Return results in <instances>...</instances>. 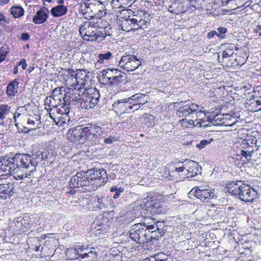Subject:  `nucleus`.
<instances>
[{
    "label": "nucleus",
    "mask_w": 261,
    "mask_h": 261,
    "mask_svg": "<svg viewBox=\"0 0 261 261\" xmlns=\"http://www.w3.org/2000/svg\"><path fill=\"white\" fill-rule=\"evenodd\" d=\"M110 192L114 193L112 197L114 199H116L118 198L120 194L124 192V188L121 187L118 188L117 186H114L111 188Z\"/></svg>",
    "instance_id": "nucleus-37"
},
{
    "label": "nucleus",
    "mask_w": 261,
    "mask_h": 261,
    "mask_svg": "<svg viewBox=\"0 0 261 261\" xmlns=\"http://www.w3.org/2000/svg\"><path fill=\"white\" fill-rule=\"evenodd\" d=\"M129 238L138 244H144L149 242V234L146 229L143 227L142 223L134 225L128 231Z\"/></svg>",
    "instance_id": "nucleus-10"
},
{
    "label": "nucleus",
    "mask_w": 261,
    "mask_h": 261,
    "mask_svg": "<svg viewBox=\"0 0 261 261\" xmlns=\"http://www.w3.org/2000/svg\"><path fill=\"white\" fill-rule=\"evenodd\" d=\"M88 251V249L84 247V245H77L74 248V253H75V257L78 256V253H83L84 251Z\"/></svg>",
    "instance_id": "nucleus-46"
},
{
    "label": "nucleus",
    "mask_w": 261,
    "mask_h": 261,
    "mask_svg": "<svg viewBox=\"0 0 261 261\" xmlns=\"http://www.w3.org/2000/svg\"><path fill=\"white\" fill-rule=\"evenodd\" d=\"M109 215L108 213H104L97 217L95 223L99 227L98 230H105L110 226L111 222Z\"/></svg>",
    "instance_id": "nucleus-20"
},
{
    "label": "nucleus",
    "mask_w": 261,
    "mask_h": 261,
    "mask_svg": "<svg viewBox=\"0 0 261 261\" xmlns=\"http://www.w3.org/2000/svg\"><path fill=\"white\" fill-rule=\"evenodd\" d=\"M97 31L96 30V29L92 30L91 31L90 33V34L88 35V36L87 38H90L91 41H97Z\"/></svg>",
    "instance_id": "nucleus-47"
},
{
    "label": "nucleus",
    "mask_w": 261,
    "mask_h": 261,
    "mask_svg": "<svg viewBox=\"0 0 261 261\" xmlns=\"http://www.w3.org/2000/svg\"><path fill=\"white\" fill-rule=\"evenodd\" d=\"M99 96V91L95 88H85L82 93L81 108L86 110L94 108L98 102Z\"/></svg>",
    "instance_id": "nucleus-7"
},
{
    "label": "nucleus",
    "mask_w": 261,
    "mask_h": 261,
    "mask_svg": "<svg viewBox=\"0 0 261 261\" xmlns=\"http://www.w3.org/2000/svg\"><path fill=\"white\" fill-rule=\"evenodd\" d=\"M67 137L68 140L73 143H83L86 140L83 127L81 126L70 129L67 133Z\"/></svg>",
    "instance_id": "nucleus-16"
},
{
    "label": "nucleus",
    "mask_w": 261,
    "mask_h": 261,
    "mask_svg": "<svg viewBox=\"0 0 261 261\" xmlns=\"http://www.w3.org/2000/svg\"><path fill=\"white\" fill-rule=\"evenodd\" d=\"M134 14L132 18H125L122 21L121 27L122 30L125 32H130L133 30H137L139 29H144L146 28L147 19H146L145 14L142 11H138Z\"/></svg>",
    "instance_id": "nucleus-5"
},
{
    "label": "nucleus",
    "mask_w": 261,
    "mask_h": 261,
    "mask_svg": "<svg viewBox=\"0 0 261 261\" xmlns=\"http://www.w3.org/2000/svg\"><path fill=\"white\" fill-rule=\"evenodd\" d=\"M62 89L61 88L57 87L54 89L53 91V93L51 96H53V97H56L58 95H60L61 94Z\"/></svg>",
    "instance_id": "nucleus-49"
},
{
    "label": "nucleus",
    "mask_w": 261,
    "mask_h": 261,
    "mask_svg": "<svg viewBox=\"0 0 261 261\" xmlns=\"http://www.w3.org/2000/svg\"><path fill=\"white\" fill-rule=\"evenodd\" d=\"M112 28L103 30H98L97 31V41H102L105 40L106 36H110L111 34Z\"/></svg>",
    "instance_id": "nucleus-34"
},
{
    "label": "nucleus",
    "mask_w": 261,
    "mask_h": 261,
    "mask_svg": "<svg viewBox=\"0 0 261 261\" xmlns=\"http://www.w3.org/2000/svg\"><path fill=\"white\" fill-rule=\"evenodd\" d=\"M213 141V139H211L209 140H201L199 143L197 144L196 147L199 149H202L204 148L206 145L211 143Z\"/></svg>",
    "instance_id": "nucleus-45"
},
{
    "label": "nucleus",
    "mask_w": 261,
    "mask_h": 261,
    "mask_svg": "<svg viewBox=\"0 0 261 261\" xmlns=\"http://www.w3.org/2000/svg\"><path fill=\"white\" fill-rule=\"evenodd\" d=\"M18 84V80L14 79L8 85L6 92L9 96H13L17 93L19 88Z\"/></svg>",
    "instance_id": "nucleus-27"
},
{
    "label": "nucleus",
    "mask_w": 261,
    "mask_h": 261,
    "mask_svg": "<svg viewBox=\"0 0 261 261\" xmlns=\"http://www.w3.org/2000/svg\"><path fill=\"white\" fill-rule=\"evenodd\" d=\"M103 197L99 195H95L93 197L94 206L98 209H102L106 207V204Z\"/></svg>",
    "instance_id": "nucleus-33"
},
{
    "label": "nucleus",
    "mask_w": 261,
    "mask_h": 261,
    "mask_svg": "<svg viewBox=\"0 0 261 261\" xmlns=\"http://www.w3.org/2000/svg\"><path fill=\"white\" fill-rule=\"evenodd\" d=\"M227 4H231L232 5H237L238 4L237 2V0H226Z\"/></svg>",
    "instance_id": "nucleus-60"
},
{
    "label": "nucleus",
    "mask_w": 261,
    "mask_h": 261,
    "mask_svg": "<svg viewBox=\"0 0 261 261\" xmlns=\"http://www.w3.org/2000/svg\"><path fill=\"white\" fill-rule=\"evenodd\" d=\"M201 114H202L201 111H197L196 113H194V118H195V120H194L195 123H194L193 126H199L200 127V123H201L202 122H203L202 119L199 118Z\"/></svg>",
    "instance_id": "nucleus-43"
},
{
    "label": "nucleus",
    "mask_w": 261,
    "mask_h": 261,
    "mask_svg": "<svg viewBox=\"0 0 261 261\" xmlns=\"http://www.w3.org/2000/svg\"><path fill=\"white\" fill-rule=\"evenodd\" d=\"M227 119V118H225L224 117L222 118L221 117H219V115L215 116L213 119H211L210 117L208 118V121L214 125H220V124H224L225 125L230 126H232L233 125H235L237 122H238V121L236 120L231 124H225V119Z\"/></svg>",
    "instance_id": "nucleus-28"
},
{
    "label": "nucleus",
    "mask_w": 261,
    "mask_h": 261,
    "mask_svg": "<svg viewBox=\"0 0 261 261\" xmlns=\"http://www.w3.org/2000/svg\"><path fill=\"white\" fill-rule=\"evenodd\" d=\"M114 138L113 137L110 136L108 138L104 139V142L106 144H111L113 142Z\"/></svg>",
    "instance_id": "nucleus-56"
},
{
    "label": "nucleus",
    "mask_w": 261,
    "mask_h": 261,
    "mask_svg": "<svg viewBox=\"0 0 261 261\" xmlns=\"http://www.w3.org/2000/svg\"><path fill=\"white\" fill-rule=\"evenodd\" d=\"M256 101V104L257 105V108H260L261 107V99L260 97L258 99L255 100Z\"/></svg>",
    "instance_id": "nucleus-62"
},
{
    "label": "nucleus",
    "mask_w": 261,
    "mask_h": 261,
    "mask_svg": "<svg viewBox=\"0 0 261 261\" xmlns=\"http://www.w3.org/2000/svg\"><path fill=\"white\" fill-rule=\"evenodd\" d=\"M12 158H10L9 156H5L2 157L0 158V166L5 165L7 167H9L10 168V164L12 163L11 161Z\"/></svg>",
    "instance_id": "nucleus-42"
},
{
    "label": "nucleus",
    "mask_w": 261,
    "mask_h": 261,
    "mask_svg": "<svg viewBox=\"0 0 261 261\" xmlns=\"http://www.w3.org/2000/svg\"><path fill=\"white\" fill-rule=\"evenodd\" d=\"M215 36H218V37H220V35H219V33H217V32L215 31H212L208 33L207 35V37L208 39H211L213 37H214Z\"/></svg>",
    "instance_id": "nucleus-51"
},
{
    "label": "nucleus",
    "mask_w": 261,
    "mask_h": 261,
    "mask_svg": "<svg viewBox=\"0 0 261 261\" xmlns=\"http://www.w3.org/2000/svg\"><path fill=\"white\" fill-rule=\"evenodd\" d=\"M8 53V48L5 46H3L0 48V63L3 61Z\"/></svg>",
    "instance_id": "nucleus-44"
},
{
    "label": "nucleus",
    "mask_w": 261,
    "mask_h": 261,
    "mask_svg": "<svg viewBox=\"0 0 261 261\" xmlns=\"http://www.w3.org/2000/svg\"><path fill=\"white\" fill-rule=\"evenodd\" d=\"M186 168V175L192 177L196 175L200 171L199 164L192 160H185L184 162Z\"/></svg>",
    "instance_id": "nucleus-18"
},
{
    "label": "nucleus",
    "mask_w": 261,
    "mask_h": 261,
    "mask_svg": "<svg viewBox=\"0 0 261 261\" xmlns=\"http://www.w3.org/2000/svg\"><path fill=\"white\" fill-rule=\"evenodd\" d=\"M257 142V139L255 138L244 140L242 141L243 145L240 149L238 155L242 156V158L245 159V161H249L251 160L252 154L254 151L253 145Z\"/></svg>",
    "instance_id": "nucleus-13"
},
{
    "label": "nucleus",
    "mask_w": 261,
    "mask_h": 261,
    "mask_svg": "<svg viewBox=\"0 0 261 261\" xmlns=\"http://www.w3.org/2000/svg\"><path fill=\"white\" fill-rule=\"evenodd\" d=\"M30 38V35L29 34V33H23L21 35V39L23 40V41H27Z\"/></svg>",
    "instance_id": "nucleus-53"
},
{
    "label": "nucleus",
    "mask_w": 261,
    "mask_h": 261,
    "mask_svg": "<svg viewBox=\"0 0 261 261\" xmlns=\"http://www.w3.org/2000/svg\"><path fill=\"white\" fill-rule=\"evenodd\" d=\"M10 107L6 105H0V120H3L10 112Z\"/></svg>",
    "instance_id": "nucleus-38"
},
{
    "label": "nucleus",
    "mask_w": 261,
    "mask_h": 261,
    "mask_svg": "<svg viewBox=\"0 0 261 261\" xmlns=\"http://www.w3.org/2000/svg\"><path fill=\"white\" fill-rule=\"evenodd\" d=\"M112 57V53L108 51L105 54H100L98 55V60L97 61L100 63H104L105 60H108Z\"/></svg>",
    "instance_id": "nucleus-40"
},
{
    "label": "nucleus",
    "mask_w": 261,
    "mask_h": 261,
    "mask_svg": "<svg viewBox=\"0 0 261 261\" xmlns=\"http://www.w3.org/2000/svg\"><path fill=\"white\" fill-rule=\"evenodd\" d=\"M64 100L61 108L50 109L49 115L51 119L58 126H62L69 121L68 114L70 112L69 102Z\"/></svg>",
    "instance_id": "nucleus-6"
},
{
    "label": "nucleus",
    "mask_w": 261,
    "mask_h": 261,
    "mask_svg": "<svg viewBox=\"0 0 261 261\" xmlns=\"http://www.w3.org/2000/svg\"><path fill=\"white\" fill-rule=\"evenodd\" d=\"M110 82L108 83L107 86L110 87L121 86L122 84H125L127 82V76L125 73L119 70V73H117L113 78L110 79Z\"/></svg>",
    "instance_id": "nucleus-19"
},
{
    "label": "nucleus",
    "mask_w": 261,
    "mask_h": 261,
    "mask_svg": "<svg viewBox=\"0 0 261 261\" xmlns=\"http://www.w3.org/2000/svg\"><path fill=\"white\" fill-rule=\"evenodd\" d=\"M28 124L30 125H34L35 124V121L33 120V119H31L30 118H29L28 120Z\"/></svg>",
    "instance_id": "nucleus-61"
},
{
    "label": "nucleus",
    "mask_w": 261,
    "mask_h": 261,
    "mask_svg": "<svg viewBox=\"0 0 261 261\" xmlns=\"http://www.w3.org/2000/svg\"><path fill=\"white\" fill-rule=\"evenodd\" d=\"M14 189L13 184H0V199L6 200L10 198Z\"/></svg>",
    "instance_id": "nucleus-21"
},
{
    "label": "nucleus",
    "mask_w": 261,
    "mask_h": 261,
    "mask_svg": "<svg viewBox=\"0 0 261 261\" xmlns=\"http://www.w3.org/2000/svg\"><path fill=\"white\" fill-rule=\"evenodd\" d=\"M190 193L194 195L203 202H209L212 199L217 197L215 190L208 186L195 187L190 191Z\"/></svg>",
    "instance_id": "nucleus-9"
},
{
    "label": "nucleus",
    "mask_w": 261,
    "mask_h": 261,
    "mask_svg": "<svg viewBox=\"0 0 261 261\" xmlns=\"http://www.w3.org/2000/svg\"><path fill=\"white\" fill-rule=\"evenodd\" d=\"M187 123H188V125H189V127L188 128H190V127H191L193 126V124H194V123H195V121H194V120L193 119H187Z\"/></svg>",
    "instance_id": "nucleus-59"
},
{
    "label": "nucleus",
    "mask_w": 261,
    "mask_h": 261,
    "mask_svg": "<svg viewBox=\"0 0 261 261\" xmlns=\"http://www.w3.org/2000/svg\"><path fill=\"white\" fill-rule=\"evenodd\" d=\"M165 233V232L163 230L156 227V230L148 233L149 234V242L151 241L152 239L158 240L160 238L164 236Z\"/></svg>",
    "instance_id": "nucleus-31"
},
{
    "label": "nucleus",
    "mask_w": 261,
    "mask_h": 261,
    "mask_svg": "<svg viewBox=\"0 0 261 261\" xmlns=\"http://www.w3.org/2000/svg\"><path fill=\"white\" fill-rule=\"evenodd\" d=\"M9 22H10L9 20H8V22H5L4 20H2V21H0V24L2 26H5L6 23H9Z\"/></svg>",
    "instance_id": "nucleus-64"
},
{
    "label": "nucleus",
    "mask_w": 261,
    "mask_h": 261,
    "mask_svg": "<svg viewBox=\"0 0 261 261\" xmlns=\"http://www.w3.org/2000/svg\"><path fill=\"white\" fill-rule=\"evenodd\" d=\"M85 85V83H82L80 88L77 89L74 88L72 93L70 94V98H71L72 100L78 101L81 100V101H82V93L84 91L85 88H84V86Z\"/></svg>",
    "instance_id": "nucleus-29"
},
{
    "label": "nucleus",
    "mask_w": 261,
    "mask_h": 261,
    "mask_svg": "<svg viewBox=\"0 0 261 261\" xmlns=\"http://www.w3.org/2000/svg\"><path fill=\"white\" fill-rule=\"evenodd\" d=\"M88 174V170L77 172L70 178L69 182L70 188L88 186L91 184L90 177Z\"/></svg>",
    "instance_id": "nucleus-11"
},
{
    "label": "nucleus",
    "mask_w": 261,
    "mask_h": 261,
    "mask_svg": "<svg viewBox=\"0 0 261 261\" xmlns=\"http://www.w3.org/2000/svg\"><path fill=\"white\" fill-rule=\"evenodd\" d=\"M226 188L228 193L245 202H252L258 197L257 191L242 180L232 181L227 185Z\"/></svg>",
    "instance_id": "nucleus-3"
},
{
    "label": "nucleus",
    "mask_w": 261,
    "mask_h": 261,
    "mask_svg": "<svg viewBox=\"0 0 261 261\" xmlns=\"http://www.w3.org/2000/svg\"><path fill=\"white\" fill-rule=\"evenodd\" d=\"M48 17V10L40 9L38 10L33 18V22L35 24H40L44 23Z\"/></svg>",
    "instance_id": "nucleus-22"
},
{
    "label": "nucleus",
    "mask_w": 261,
    "mask_h": 261,
    "mask_svg": "<svg viewBox=\"0 0 261 261\" xmlns=\"http://www.w3.org/2000/svg\"><path fill=\"white\" fill-rule=\"evenodd\" d=\"M102 13H103V11H102L101 10H99L97 11V12H96L95 11V12H94V14L95 15V16H97L98 17H102Z\"/></svg>",
    "instance_id": "nucleus-58"
},
{
    "label": "nucleus",
    "mask_w": 261,
    "mask_h": 261,
    "mask_svg": "<svg viewBox=\"0 0 261 261\" xmlns=\"http://www.w3.org/2000/svg\"><path fill=\"white\" fill-rule=\"evenodd\" d=\"M147 101L145 94H136L115 101L112 107L117 113L124 114L137 110L139 108V105L144 104Z\"/></svg>",
    "instance_id": "nucleus-2"
},
{
    "label": "nucleus",
    "mask_w": 261,
    "mask_h": 261,
    "mask_svg": "<svg viewBox=\"0 0 261 261\" xmlns=\"http://www.w3.org/2000/svg\"><path fill=\"white\" fill-rule=\"evenodd\" d=\"M155 196H147L140 204V207L144 211V214L148 217L165 214L166 209L162 202H154Z\"/></svg>",
    "instance_id": "nucleus-4"
},
{
    "label": "nucleus",
    "mask_w": 261,
    "mask_h": 261,
    "mask_svg": "<svg viewBox=\"0 0 261 261\" xmlns=\"http://www.w3.org/2000/svg\"><path fill=\"white\" fill-rule=\"evenodd\" d=\"M44 104L45 106L49 107V109L46 108V110L47 111H49V112H50V109L61 108V106L62 105H61L57 106L56 102V100L55 99L54 97L53 96L47 97L44 100Z\"/></svg>",
    "instance_id": "nucleus-32"
},
{
    "label": "nucleus",
    "mask_w": 261,
    "mask_h": 261,
    "mask_svg": "<svg viewBox=\"0 0 261 261\" xmlns=\"http://www.w3.org/2000/svg\"><path fill=\"white\" fill-rule=\"evenodd\" d=\"M91 22L93 24V27L96 29V30H103L109 29V28H111L107 21L100 18L97 19L96 20H94Z\"/></svg>",
    "instance_id": "nucleus-30"
},
{
    "label": "nucleus",
    "mask_w": 261,
    "mask_h": 261,
    "mask_svg": "<svg viewBox=\"0 0 261 261\" xmlns=\"http://www.w3.org/2000/svg\"><path fill=\"white\" fill-rule=\"evenodd\" d=\"M10 10L11 13L15 18H19L24 14V10L21 7L13 6Z\"/></svg>",
    "instance_id": "nucleus-35"
},
{
    "label": "nucleus",
    "mask_w": 261,
    "mask_h": 261,
    "mask_svg": "<svg viewBox=\"0 0 261 261\" xmlns=\"http://www.w3.org/2000/svg\"><path fill=\"white\" fill-rule=\"evenodd\" d=\"M4 20L5 22H8L9 18L0 13V21Z\"/></svg>",
    "instance_id": "nucleus-57"
},
{
    "label": "nucleus",
    "mask_w": 261,
    "mask_h": 261,
    "mask_svg": "<svg viewBox=\"0 0 261 261\" xmlns=\"http://www.w3.org/2000/svg\"><path fill=\"white\" fill-rule=\"evenodd\" d=\"M89 176L90 177L91 184L94 180H97V185L99 186L105 185L108 180L107 172L103 169H98L94 168L93 169L88 170Z\"/></svg>",
    "instance_id": "nucleus-14"
},
{
    "label": "nucleus",
    "mask_w": 261,
    "mask_h": 261,
    "mask_svg": "<svg viewBox=\"0 0 261 261\" xmlns=\"http://www.w3.org/2000/svg\"><path fill=\"white\" fill-rule=\"evenodd\" d=\"M18 66H16L14 67L13 68V74H16L18 73Z\"/></svg>",
    "instance_id": "nucleus-63"
},
{
    "label": "nucleus",
    "mask_w": 261,
    "mask_h": 261,
    "mask_svg": "<svg viewBox=\"0 0 261 261\" xmlns=\"http://www.w3.org/2000/svg\"><path fill=\"white\" fill-rule=\"evenodd\" d=\"M40 154L35 158L29 154H16L12 157L9 171L10 174L16 180H21L28 177L36 170L38 165L36 159ZM42 159V154H41Z\"/></svg>",
    "instance_id": "nucleus-1"
},
{
    "label": "nucleus",
    "mask_w": 261,
    "mask_h": 261,
    "mask_svg": "<svg viewBox=\"0 0 261 261\" xmlns=\"http://www.w3.org/2000/svg\"><path fill=\"white\" fill-rule=\"evenodd\" d=\"M119 73V70L115 68H107L102 70L101 71V81L106 85L110 82V79L113 78L114 76L117 73Z\"/></svg>",
    "instance_id": "nucleus-23"
},
{
    "label": "nucleus",
    "mask_w": 261,
    "mask_h": 261,
    "mask_svg": "<svg viewBox=\"0 0 261 261\" xmlns=\"http://www.w3.org/2000/svg\"><path fill=\"white\" fill-rule=\"evenodd\" d=\"M21 65V68L23 70H25L27 66V64L26 63L25 60L23 59L20 60V61L17 64V66Z\"/></svg>",
    "instance_id": "nucleus-52"
},
{
    "label": "nucleus",
    "mask_w": 261,
    "mask_h": 261,
    "mask_svg": "<svg viewBox=\"0 0 261 261\" xmlns=\"http://www.w3.org/2000/svg\"><path fill=\"white\" fill-rule=\"evenodd\" d=\"M84 135L86 140L92 144L99 143V139L103 138L104 129L95 124L89 123L83 127Z\"/></svg>",
    "instance_id": "nucleus-8"
},
{
    "label": "nucleus",
    "mask_w": 261,
    "mask_h": 261,
    "mask_svg": "<svg viewBox=\"0 0 261 261\" xmlns=\"http://www.w3.org/2000/svg\"><path fill=\"white\" fill-rule=\"evenodd\" d=\"M97 253L95 251L90 250L88 252L78 253L76 259L80 261H95L97 259Z\"/></svg>",
    "instance_id": "nucleus-25"
},
{
    "label": "nucleus",
    "mask_w": 261,
    "mask_h": 261,
    "mask_svg": "<svg viewBox=\"0 0 261 261\" xmlns=\"http://www.w3.org/2000/svg\"><path fill=\"white\" fill-rule=\"evenodd\" d=\"M95 29L91 21H86L82 24L79 29V33L83 35V39L86 41H89L90 38H87L90 34L92 30Z\"/></svg>",
    "instance_id": "nucleus-24"
},
{
    "label": "nucleus",
    "mask_w": 261,
    "mask_h": 261,
    "mask_svg": "<svg viewBox=\"0 0 261 261\" xmlns=\"http://www.w3.org/2000/svg\"><path fill=\"white\" fill-rule=\"evenodd\" d=\"M217 31L219 33V35H220V38H222L223 37L222 36V34H224L227 32V29L224 27H220L217 29Z\"/></svg>",
    "instance_id": "nucleus-50"
},
{
    "label": "nucleus",
    "mask_w": 261,
    "mask_h": 261,
    "mask_svg": "<svg viewBox=\"0 0 261 261\" xmlns=\"http://www.w3.org/2000/svg\"><path fill=\"white\" fill-rule=\"evenodd\" d=\"M168 255L163 252H160L155 255L154 256H151L150 260L152 261H167Z\"/></svg>",
    "instance_id": "nucleus-39"
},
{
    "label": "nucleus",
    "mask_w": 261,
    "mask_h": 261,
    "mask_svg": "<svg viewBox=\"0 0 261 261\" xmlns=\"http://www.w3.org/2000/svg\"><path fill=\"white\" fill-rule=\"evenodd\" d=\"M141 64L136 56L128 55L122 57L119 62L120 67L127 71H132L138 68Z\"/></svg>",
    "instance_id": "nucleus-12"
},
{
    "label": "nucleus",
    "mask_w": 261,
    "mask_h": 261,
    "mask_svg": "<svg viewBox=\"0 0 261 261\" xmlns=\"http://www.w3.org/2000/svg\"><path fill=\"white\" fill-rule=\"evenodd\" d=\"M254 32L258 33L259 36L261 37V25H257L254 29Z\"/></svg>",
    "instance_id": "nucleus-55"
},
{
    "label": "nucleus",
    "mask_w": 261,
    "mask_h": 261,
    "mask_svg": "<svg viewBox=\"0 0 261 261\" xmlns=\"http://www.w3.org/2000/svg\"><path fill=\"white\" fill-rule=\"evenodd\" d=\"M179 123L182 127H189V125H188L187 123V119H182L179 121Z\"/></svg>",
    "instance_id": "nucleus-54"
},
{
    "label": "nucleus",
    "mask_w": 261,
    "mask_h": 261,
    "mask_svg": "<svg viewBox=\"0 0 261 261\" xmlns=\"http://www.w3.org/2000/svg\"><path fill=\"white\" fill-rule=\"evenodd\" d=\"M234 54V51L232 49H227L225 50H224L222 52V60L223 62H224L225 61H228V59L229 57L232 56Z\"/></svg>",
    "instance_id": "nucleus-41"
},
{
    "label": "nucleus",
    "mask_w": 261,
    "mask_h": 261,
    "mask_svg": "<svg viewBox=\"0 0 261 261\" xmlns=\"http://www.w3.org/2000/svg\"><path fill=\"white\" fill-rule=\"evenodd\" d=\"M168 173L170 176L176 179L184 178L186 175V168L184 162L170 165L168 167Z\"/></svg>",
    "instance_id": "nucleus-17"
},
{
    "label": "nucleus",
    "mask_w": 261,
    "mask_h": 261,
    "mask_svg": "<svg viewBox=\"0 0 261 261\" xmlns=\"http://www.w3.org/2000/svg\"><path fill=\"white\" fill-rule=\"evenodd\" d=\"M246 107L247 108L249 111L252 112H256L261 110L260 108H257L256 101L254 99H249L246 103Z\"/></svg>",
    "instance_id": "nucleus-36"
},
{
    "label": "nucleus",
    "mask_w": 261,
    "mask_h": 261,
    "mask_svg": "<svg viewBox=\"0 0 261 261\" xmlns=\"http://www.w3.org/2000/svg\"><path fill=\"white\" fill-rule=\"evenodd\" d=\"M67 12V8L66 6L59 4V5L53 7L50 10V13L54 17H58L64 15Z\"/></svg>",
    "instance_id": "nucleus-26"
},
{
    "label": "nucleus",
    "mask_w": 261,
    "mask_h": 261,
    "mask_svg": "<svg viewBox=\"0 0 261 261\" xmlns=\"http://www.w3.org/2000/svg\"><path fill=\"white\" fill-rule=\"evenodd\" d=\"M182 101H180L178 103L180 107L176 110V115L179 117L189 116L194 119V113L198 111L199 106L194 103L182 106Z\"/></svg>",
    "instance_id": "nucleus-15"
},
{
    "label": "nucleus",
    "mask_w": 261,
    "mask_h": 261,
    "mask_svg": "<svg viewBox=\"0 0 261 261\" xmlns=\"http://www.w3.org/2000/svg\"><path fill=\"white\" fill-rule=\"evenodd\" d=\"M143 227L144 228V229H146V231H147V233L148 232H151L152 231H154L155 228H156V227H158L156 225H147L145 223H142Z\"/></svg>",
    "instance_id": "nucleus-48"
}]
</instances>
